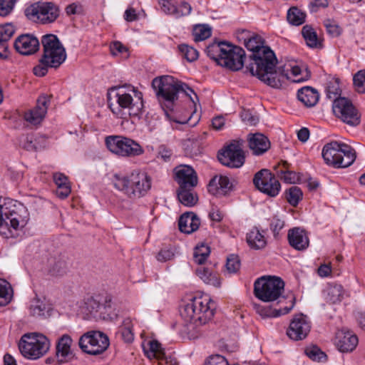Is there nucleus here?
<instances>
[{
    "label": "nucleus",
    "instance_id": "1",
    "mask_svg": "<svg viewBox=\"0 0 365 365\" xmlns=\"http://www.w3.org/2000/svg\"><path fill=\"white\" fill-rule=\"evenodd\" d=\"M242 35L245 47L252 52L247 71L269 86L281 88L291 77L282 68H276L277 60L274 53L264 45V41L259 35L250 36L247 31H243Z\"/></svg>",
    "mask_w": 365,
    "mask_h": 365
},
{
    "label": "nucleus",
    "instance_id": "2",
    "mask_svg": "<svg viewBox=\"0 0 365 365\" xmlns=\"http://www.w3.org/2000/svg\"><path fill=\"white\" fill-rule=\"evenodd\" d=\"M108 100L112 113L123 119L140 115L143 108V93L132 85L112 87Z\"/></svg>",
    "mask_w": 365,
    "mask_h": 365
},
{
    "label": "nucleus",
    "instance_id": "3",
    "mask_svg": "<svg viewBox=\"0 0 365 365\" xmlns=\"http://www.w3.org/2000/svg\"><path fill=\"white\" fill-rule=\"evenodd\" d=\"M214 303L208 296L190 299L180 309V315L186 323L189 333L200 332V327L206 324L214 316Z\"/></svg>",
    "mask_w": 365,
    "mask_h": 365
},
{
    "label": "nucleus",
    "instance_id": "4",
    "mask_svg": "<svg viewBox=\"0 0 365 365\" xmlns=\"http://www.w3.org/2000/svg\"><path fill=\"white\" fill-rule=\"evenodd\" d=\"M29 220L26 207L21 203L9 197H0V231L8 230L14 237L22 230Z\"/></svg>",
    "mask_w": 365,
    "mask_h": 365
},
{
    "label": "nucleus",
    "instance_id": "5",
    "mask_svg": "<svg viewBox=\"0 0 365 365\" xmlns=\"http://www.w3.org/2000/svg\"><path fill=\"white\" fill-rule=\"evenodd\" d=\"M151 178L145 173L135 170L129 175L115 174L113 186L130 199L145 196L151 188Z\"/></svg>",
    "mask_w": 365,
    "mask_h": 365
},
{
    "label": "nucleus",
    "instance_id": "6",
    "mask_svg": "<svg viewBox=\"0 0 365 365\" xmlns=\"http://www.w3.org/2000/svg\"><path fill=\"white\" fill-rule=\"evenodd\" d=\"M41 43L43 54L39 63L34 68V73L39 77L48 73V68H58L66 58L65 48L58 38L53 34H47L42 37Z\"/></svg>",
    "mask_w": 365,
    "mask_h": 365
},
{
    "label": "nucleus",
    "instance_id": "7",
    "mask_svg": "<svg viewBox=\"0 0 365 365\" xmlns=\"http://www.w3.org/2000/svg\"><path fill=\"white\" fill-rule=\"evenodd\" d=\"M152 86L160 101H163L165 106L170 110L173 109L174 101L178 98V93L180 92L189 96L192 102H194V98L192 97V94L197 98L194 91L186 83L177 81L170 76L154 78Z\"/></svg>",
    "mask_w": 365,
    "mask_h": 365
},
{
    "label": "nucleus",
    "instance_id": "8",
    "mask_svg": "<svg viewBox=\"0 0 365 365\" xmlns=\"http://www.w3.org/2000/svg\"><path fill=\"white\" fill-rule=\"evenodd\" d=\"M322 155L325 163L334 168H347L356 158V151L351 146L336 140L324 145Z\"/></svg>",
    "mask_w": 365,
    "mask_h": 365
},
{
    "label": "nucleus",
    "instance_id": "9",
    "mask_svg": "<svg viewBox=\"0 0 365 365\" xmlns=\"http://www.w3.org/2000/svg\"><path fill=\"white\" fill-rule=\"evenodd\" d=\"M284 283L277 277H262L254 284L255 296L264 302L277 300V304L287 302L286 297L282 296Z\"/></svg>",
    "mask_w": 365,
    "mask_h": 365
},
{
    "label": "nucleus",
    "instance_id": "10",
    "mask_svg": "<svg viewBox=\"0 0 365 365\" xmlns=\"http://www.w3.org/2000/svg\"><path fill=\"white\" fill-rule=\"evenodd\" d=\"M18 347L21 354L29 360H36L43 356L50 349L48 339L38 332L26 333L21 336Z\"/></svg>",
    "mask_w": 365,
    "mask_h": 365
},
{
    "label": "nucleus",
    "instance_id": "11",
    "mask_svg": "<svg viewBox=\"0 0 365 365\" xmlns=\"http://www.w3.org/2000/svg\"><path fill=\"white\" fill-rule=\"evenodd\" d=\"M24 14L29 20L46 25L56 21L60 15V9L52 1H39L28 5L24 10Z\"/></svg>",
    "mask_w": 365,
    "mask_h": 365
},
{
    "label": "nucleus",
    "instance_id": "12",
    "mask_svg": "<svg viewBox=\"0 0 365 365\" xmlns=\"http://www.w3.org/2000/svg\"><path fill=\"white\" fill-rule=\"evenodd\" d=\"M105 144L110 153L119 157L132 158L144 153V149L137 141L123 135H108L105 138Z\"/></svg>",
    "mask_w": 365,
    "mask_h": 365
},
{
    "label": "nucleus",
    "instance_id": "13",
    "mask_svg": "<svg viewBox=\"0 0 365 365\" xmlns=\"http://www.w3.org/2000/svg\"><path fill=\"white\" fill-rule=\"evenodd\" d=\"M80 349L90 355H99L109 346L108 337L99 331H90L83 334L79 339Z\"/></svg>",
    "mask_w": 365,
    "mask_h": 365
},
{
    "label": "nucleus",
    "instance_id": "14",
    "mask_svg": "<svg viewBox=\"0 0 365 365\" xmlns=\"http://www.w3.org/2000/svg\"><path fill=\"white\" fill-rule=\"evenodd\" d=\"M332 110L334 115L346 124L355 126L360 123L356 109L346 98H336L333 103Z\"/></svg>",
    "mask_w": 365,
    "mask_h": 365
},
{
    "label": "nucleus",
    "instance_id": "15",
    "mask_svg": "<svg viewBox=\"0 0 365 365\" xmlns=\"http://www.w3.org/2000/svg\"><path fill=\"white\" fill-rule=\"evenodd\" d=\"M253 182L260 192L269 197H276L281 190L279 180L267 169L257 172L255 175Z\"/></svg>",
    "mask_w": 365,
    "mask_h": 365
},
{
    "label": "nucleus",
    "instance_id": "16",
    "mask_svg": "<svg viewBox=\"0 0 365 365\" xmlns=\"http://www.w3.org/2000/svg\"><path fill=\"white\" fill-rule=\"evenodd\" d=\"M220 162L230 168H240L245 163V155L240 144L233 142L219 152Z\"/></svg>",
    "mask_w": 365,
    "mask_h": 365
},
{
    "label": "nucleus",
    "instance_id": "17",
    "mask_svg": "<svg viewBox=\"0 0 365 365\" xmlns=\"http://www.w3.org/2000/svg\"><path fill=\"white\" fill-rule=\"evenodd\" d=\"M143 348L145 355L150 359H156L159 365L178 364L176 358L173 355L167 354L161 344L156 340H149L144 343Z\"/></svg>",
    "mask_w": 365,
    "mask_h": 365
},
{
    "label": "nucleus",
    "instance_id": "18",
    "mask_svg": "<svg viewBox=\"0 0 365 365\" xmlns=\"http://www.w3.org/2000/svg\"><path fill=\"white\" fill-rule=\"evenodd\" d=\"M227 53H225L220 58V65L232 71H239L244 66L245 52L241 47L227 42Z\"/></svg>",
    "mask_w": 365,
    "mask_h": 365
},
{
    "label": "nucleus",
    "instance_id": "19",
    "mask_svg": "<svg viewBox=\"0 0 365 365\" xmlns=\"http://www.w3.org/2000/svg\"><path fill=\"white\" fill-rule=\"evenodd\" d=\"M311 324L307 316L300 314L294 317L287 331V336L292 340H302L310 331Z\"/></svg>",
    "mask_w": 365,
    "mask_h": 365
},
{
    "label": "nucleus",
    "instance_id": "20",
    "mask_svg": "<svg viewBox=\"0 0 365 365\" xmlns=\"http://www.w3.org/2000/svg\"><path fill=\"white\" fill-rule=\"evenodd\" d=\"M49 103L48 96H39L36 106L24 113V119L31 125H39L46 116Z\"/></svg>",
    "mask_w": 365,
    "mask_h": 365
},
{
    "label": "nucleus",
    "instance_id": "21",
    "mask_svg": "<svg viewBox=\"0 0 365 365\" xmlns=\"http://www.w3.org/2000/svg\"><path fill=\"white\" fill-rule=\"evenodd\" d=\"M175 180L181 188H192L197 184V177L194 169L186 165L175 168Z\"/></svg>",
    "mask_w": 365,
    "mask_h": 365
},
{
    "label": "nucleus",
    "instance_id": "22",
    "mask_svg": "<svg viewBox=\"0 0 365 365\" xmlns=\"http://www.w3.org/2000/svg\"><path fill=\"white\" fill-rule=\"evenodd\" d=\"M358 342V337L352 331L341 329L336 334L334 343L341 352L353 351L356 349Z\"/></svg>",
    "mask_w": 365,
    "mask_h": 365
},
{
    "label": "nucleus",
    "instance_id": "23",
    "mask_svg": "<svg viewBox=\"0 0 365 365\" xmlns=\"http://www.w3.org/2000/svg\"><path fill=\"white\" fill-rule=\"evenodd\" d=\"M38 47L39 41L38 38L29 34L20 36L14 42L15 49L22 55L34 53Z\"/></svg>",
    "mask_w": 365,
    "mask_h": 365
},
{
    "label": "nucleus",
    "instance_id": "24",
    "mask_svg": "<svg viewBox=\"0 0 365 365\" xmlns=\"http://www.w3.org/2000/svg\"><path fill=\"white\" fill-rule=\"evenodd\" d=\"M294 304L295 298L292 297L283 307L272 308L269 306L255 304L254 308L256 312L262 317H277L288 314L293 309Z\"/></svg>",
    "mask_w": 365,
    "mask_h": 365
},
{
    "label": "nucleus",
    "instance_id": "25",
    "mask_svg": "<svg viewBox=\"0 0 365 365\" xmlns=\"http://www.w3.org/2000/svg\"><path fill=\"white\" fill-rule=\"evenodd\" d=\"M72 344L73 339L68 334H63L57 339L56 345V356L60 362H64L73 357Z\"/></svg>",
    "mask_w": 365,
    "mask_h": 365
},
{
    "label": "nucleus",
    "instance_id": "26",
    "mask_svg": "<svg viewBox=\"0 0 365 365\" xmlns=\"http://www.w3.org/2000/svg\"><path fill=\"white\" fill-rule=\"evenodd\" d=\"M160 4L165 13L173 15L175 18L188 15L192 10L191 6L185 1L175 5L172 0H160Z\"/></svg>",
    "mask_w": 365,
    "mask_h": 365
},
{
    "label": "nucleus",
    "instance_id": "27",
    "mask_svg": "<svg viewBox=\"0 0 365 365\" xmlns=\"http://www.w3.org/2000/svg\"><path fill=\"white\" fill-rule=\"evenodd\" d=\"M287 237L289 245L297 250H304L309 247V240L307 234L299 227L289 230Z\"/></svg>",
    "mask_w": 365,
    "mask_h": 365
},
{
    "label": "nucleus",
    "instance_id": "28",
    "mask_svg": "<svg viewBox=\"0 0 365 365\" xmlns=\"http://www.w3.org/2000/svg\"><path fill=\"white\" fill-rule=\"evenodd\" d=\"M248 145L254 155H260L270 148L269 139L262 133H254L248 135Z\"/></svg>",
    "mask_w": 365,
    "mask_h": 365
},
{
    "label": "nucleus",
    "instance_id": "29",
    "mask_svg": "<svg viewBox=\"0 0 365 365\" xmlns=\"http://www.w3.org/2000/svg\"><path fill=\"white\" fill-rule=\"evenodd\" d=\"M232 187V183L227 176H215L208 184V192L213 195H225Z\"/></svg>",
    "mask_w": 365,
    "mask_h": 365
},
{
    "label": "nucleus",
    "instance_id": "30",
    "mask_svg": "<svg viewBox=\"0 0 365 365\" xmlns=\"http://www.w3.org/2000/svg\"><path fill=\"white\" fill-rule=\"evenodd\" d=\"M200 225V219L193 212L182 214L178 221L179 230L186 234H191L196 231Z\"/></svg>",
    "mask_w": 365,
    "mask_h": 365
},
{
    "label": "nucleus",
    "instance_id": "31",
    "mask_svg": "<svg viewBox=\"0 0 365 365\" xmlns=\"http://www.w3.org/2000/svg\"><path fill=\"white\" fill-rule=\"evenodd\" d=\"M43 269L51 276L61 277L67 272L68 267L64 260L51 257L47 259Z\"/></svg>",
    "mask_w": 365,
    "mask_h": 365
},
{
    "label": "nucleus",
    "instance_id": "32",
    "mask_svg": "<svg viewBox=\"0 0 365 365\" xmlns=\"http://www.w3.org/2000/svg\"><path fill=\"white\" fill-rule=\"evenodd\" d=\"M297 98L307 107H312L317 103L319 94L314 88L304 86L298 90Z\"/></svg>",
    "mask_w": 365,
    "mask_h": 365
},
{
    "label": "nucleus",
    "instance_id": "33",
    "mask_svg": "<svg viewBox=\"0 0 365 365\" xmlns=\"http://www.w3.org/2000/svg\"><path fill=\"white\" fill-rule=\"evenodd\" d=\"M277 176L286 183L294 184L299 180V175L293 171L288 170V164L284 162L274 167Z\"/></svg>",
    "mask_w": 365,
    "mask_h": 365
},
{
    "label": "nucleus",
    "instance_id": "34",
    "mask_svg": "<svg viewBox=\"0 0 365 365\" xmlns=\"http://www.w3.org/2000/svg\"><path fill=\"white\" fill-rule=\"evenodd\" d=\"M228 47L226 41L215 42L207 47L206 52L209 57L220 65V58L225 55V53H227L226 49H228Z\"/></svg>",
    "mask_w": 365,
    "mask_h": 365
},
{
    "label": "nucleus",
    "instance_id": "35",
    "mask_svg": "<svg viewBox=\"0 0 365 365\" xmlns=\"http://www.w3.org/2000/svg\"><path fill=\"white\" fill-rule=\"evenodd\" d=\"M247 242L252 248L256 250L264 248L267 244L264 235L257 227H253L247 233Z\"/></svg>",
    "mask_w": 365,
    "mask_h": 365
},
{
    "label": "nucleus",
    "instance_id": "36",
    "mask_svg": "<svg viewBox=\"0 0 365 365\" xmlns=\"http://www.w3.org/2000/svg\"><path fill=\"white\" fill-rule=\"evenodd\" d=\"M197 275L206 284L215 287L220 284L218 274L207 267H200L196 269Z\"/></svg>",
    "mask_w": 365,
    "mask_h": 365
},
{
    "label": "nucleus",
    "instance_id": "37",
    "mask_svg": "<svg viewBox=\"0 0 365 365\" xmlns=\"http://www.w3.org/2000/svg\"><path fill=\"white\" fill-rule=\"evenodd\" d=\"M306 14L296 6H292L287 11V21L293 26H300L305 22Z\"/></svg>",
    "mask_w": 365,
    "mask_h": 365
},
{
    "label": "nucleus",
    "instance_id": "38",
    "mask_svg": "<svg viewBox=\"0 0 365 365\" xmlns=\"http://www.w3.org/2000/svg\"><path fill=\"white\" fill-rule=\"evenodd\" d=\"M133 327L132 320L130 318H126L123 321L122 324L118 328V334L126 343H130L134 339Z\"/></svg>",
    "mask_w": 365,
    "mask_h": 365
},
{
    "label": "nucleus",
    "instance_id": "39",
    "mask_svg": "<svg viewBox=\"0 0 365 365\" xmlns=\"http://www.w3.org/2000/svg\"><path fill=\"white\" fill-rule=\"evenodd\" d=\"M344 291L340 284H330L327 289V300L332 304L340 302L344 298Z\"/></svg>",
    "mask_w": 365,
    "mask_h": 365
},
{
    "label": "nucleus",
    "instance_id": "40",
    "mask_svg": "<svg viewBox=\"0 0 365 365\" xmlns=\"http://www.w3.org/2000/svg\"><path fill=\"white\" fill-rule=\"evenodd\" d=\"M47 311L46 303L40 299L35 297L29 304L30 314L35 317H44Z\"/></svg>",
    "mask_w": 365,
    "mask_h": 365
},
{
    "label": "nucleus",
    "instance_id": "41",
    "mask_svg": "<svg viewBox=\"0 0 365 365\" xmlns=\"http://www.w3.org/2000/svg\"><path fill=\"white\" fill-rule=\"evenodd\" d=\"M302 34L308 46L311 48H316L319 44L317 34L311 26H304L302 29Z\"/></svg>",
    "mask_w": 365,
    "mask_h": 365
},
{
    "label": "nucleus",
    "instance_id": "42",
    "mask_svg": "<svg viewBox=\"0 0 365 365\" xmlns=\"http://www.w3.org/2000/svg\"><path fill=\"white\" fill-rule=\"evenodd\" d=\"M191 188H181L180 187L178 192V197L179 201L187 207H192L195 205L197 201V196L194 195L190 192Z\"/></svg>",
    "mask_w": 365,
    "mask_h": 365
},
{
    "label": "nucleus",
    "instance_id": "43",
    "mask_svg": "<svg viewBox=\"0 0 365 365\" xmlns=\"http://www.w3.org/2000/svg\"><path fill=\"white\" fill-rule=\"evenodd\" d=\"M210 254V247L204 244L198 245L194 250L193 261L197 264H202L205 262Z\"/></svg>",
    "mask_w": 365,
    "mask_h": 365
},
{
    "label": "nucleus",
    "instance_id": "44",
    "mask_svg": "<svg viewBox=\"0 0 365 365\" xmlns=\"http://www.w3.org/2000/svg\"><path fill=\"white\" fill-rule=\"evenodd\" d=\"M12 298V289L4 279H0V307L8 304Z\"/></svg>",
    "mask_w": 365,
    "mask_h": 365
},
{
    "label": "nucleus",
    "instance_id": "45",
    "mask_svg": "<svg viewBox=\"0 0 365 365\" xmlns=\"http://www.w3.org/2000/svg\"><path fill=\"white\" fill-rule=\"evenodd\" d=\"M86 309L91 314L96 315L97 313H102L101 309H106L107 307H110V304L103 305L100 303V301L94 297H89L85 301Z\"/></svg>",
    "mask_w": 365,
    "mask_h": 365
},
{
    "label": "nucleus",
    "instance_id": "46",
    "mask_svg": "<svg viewBox=\"0 0 365 365\" xmlns=\"http://www.w3.org/2000/svg\"><path fill=\"white\" fill-rule=\"evenodd\" d=\"M192 34L195 41L198 42L208 38L211 36L212 31L208 26L197 25L194 27Z\"/></svg>",
    "mask_w": 365,
    "mask_h": 365
},
{
    "label": "nucleus",
    "instance_id": "47",
    "mask_svg": "<svg viewBox=\"0 0 365 365\" xmlns=\"http://www.w3.org/2000/svg\"><path fill=\"white\" fill-rule=\"evenodd\" d=\"M178 49L182 57L189 62L195 61L198 58V51L192 46L181 44L178 46Z\"/></svg>",
    "mask_w": 365,
    "mask_h": 365
},
{
    "label": "nucleus",
    "instance_id": "48",
    "mask_svg": "<svg viewBox=\"0 0 365 365\" xmlns=\"http://www.w3.org/2000/svg\"><path fill=\"white\" fill-rule=\"evenodd\" d=\"M302 192L299 187L292 186L287 191V199L291 205L297 206L302 199Z\"/></svg>",
    "mask_w": 365,
    "mask_h": 365
},
{
    "label": "nucleus",
    "instance_id": "49",
    "mask_svg": "<svg viewBox=\"0 0 365 365\" xmlns=\"http://www.w3.org/2000/svg\"><path fill=\"white\" fill-rule=\"evenodd\" d=\"M353 81L356 91L359 93H365V70L358 71Z\"/></svg>",
    "mask_w": 365,
    "mask_h": 365
},
{
    "label": "nucleus",
    "instance_id": "50",
    "mask_svg": "<svg viewBox=\"0 0 365 365\" xmlns=\"http://www.w3.org/2000/svg\"><path fill=\"white\" fill-rule=\"evenodd\" d=\"M15 32L14 26L11 24L0 26V41H9Z\"/></svg>",
    "mask_w": 365,
    "mask_h": 365
},
{
    "label": "nucleus",
    "instance_id": "51",
    "mask_svg": "<svg viewBox=\"0 0 365 365\" xmlns=\"http://www.w3.org/2000/svg\"><path fill=\"white\" fill-rule=\"evenodd\" d=\"M240 267V261L238 256L230 255L227 258L226 269L229 273H236Z\"/></svg>",
    "mask_w": 365,
    "mask_h": 365
},
{
    "label": "nucleus",
    "instance_id": "52",
    "mask_svg": "<svg viewBox=\"0 0 365 365\" xmlns=\"http://www.w3.org/2000/svg\"><path fill=\"white\" fill-rule=\"evenodd\" d=\"M17 0H0V16H6L14 10Z\"/></svg>",
    "mask_w": 365,
    "mask_h": 365
},
{
    "label": "nucleus",
    "instance_id": "53",
    "mask_svg": "<svg viewBox=\"0 0 365 365\" xmlns=\"http://www.w3.org/2000/svg\"><path fill=\"white\" fill-rule=\"evenodd\" d=\"M306 354L313 361H321L326 357V354L317 346L307 348L305 350Z\"/></svg>",
    "mask_w": 365,
    "mask_h": 365
},
{
    "label": "nucleus",
    "instance_id": "54",
    "mask_svg": "<svg viewBox=\"0 0 365 365\" xmlns=\"http://www.w3.org/2000/svg\"><path fill=\"white\" fill-rule=\"evenodd\" d=\"M284 222L281 219L274 217L270 222V230L273 232L274 237H277L280 231L283 229Z\"/></svg>",
    "mask_w": 365,
    "mask_h": 365
},
{
    "label": "nucleus",
    "instance_id": "55",
    "mask_svg": "<svg viewBox=\"0 0 365 365\" xmlns=\"http://www.w3.org/2000/svg\"><path fill=\"white\" fill-rule=\"evenodd\" d=\"M240 116L242 120L250 125H255L259 121L258 117L252 114L249 110H242Z\"/></svg>",
    "mask_w": 365,
    "mask_h": 365
},
{
    "label": "nucleus",
    "instance_id": "56",
    "mask_svg": "<svg viewBox=\"0 0 365 365\" xmlns=\"http://www.w3.org/2000/svg\"><path fill=\"white\" fill-rule=\"evenodd\" d=\"M205 365H229L227 359L220 354L212 355L208 357Z\"/></svg>",
    "mask_w": 365,
    "mask_h": 365
},
{
    "label": "nucleus",
    "instance_id": "57",
    "mask_svg": "<svg viewBox=\"0 0 365 365\" xmlns=\"http://www.w3.org/2000/svg\"><path fill=\"white\" fill-rule=\"evenodd\" d=\"M328 6V0H312L309 4V8L312 13H315L321 9L327 8Z\"/></svg>",
    "mask_w": 365,
    "mask_h": 365
},
{
    "label": "nucleus",
    "instance_id": "58",
    "mask_svg": "<svg viewBox=\"0 0 365 365\" xmlns=\"http://www.w3.org/2000/svg\"><path fill=\"white\" fill-rule=\"evenodd\" d=\"M174 253L170 247L161 249L158 253L156 258L159 262H166L171 259Z\"/></svg>",
    "mask_w": 365,
    "mask_h": 365
},
{
    "label": "nucleus",
    "instance_id": "59",
    "mask_svg": "<svg viewBox=\"0 0 365 365\" xmlns=\"http://www.w3.org/2000/svg\"><path fill=\"white\" fill-rule=\"evenodd\" d=\"M340 94V89L336 83H330L327 87V96L329 99H336Z\"/></svg>",
    "mask_w": 365,
    "mask_h": 365
},
{
    "label": "nucleus",
    "instance_id": "60",
    "mask_svg": "<svg viewBox=\"0 0 365 365\" xmlns=\"http://www.w3.org/2000/svg\"><path fill=\"white\" fill-rule=\"evenodd\" d=\"M110 50L113 56H117L127 51L126 47L120 41L113 42L110 46Z\"/></svg>",
    "mask_w": 365,
    "mask_h": 365
},
{
    "label": "nucleus",
    "instance_id": "61",
    "mask_svg": "<svg viewBox=\"0 0 365 365\" xmlns=\"http://www.w3.org/2000/svg\"><path fill=\"white\" fill-rule=\"evenodd\" d=\"M327 32L333 36H337L341 33V29L339 26L335 23L331 21L330 20H327L324 24Z\"/></svg>",
    "mask_w": 365,
    "mask_h": 365
},
{
    "label": "nucleus",
    "instance_id": "62",
    "mask_svg": "<svg viewBox=\"0 0 365 365\" xmlns=\"http://www.w3.org/2000/svg\"><path fill=\"white\" fill-rule=\"evenodd\" d=\"M53 180L57 187L69 185L67 177L60 173H57L53 175Z\"/></svg>",
    "mask_w": 365,
    "mask_h": 365
},
{
    "label": "nucleus",
    "instance_id": "63",
    "mask_svg": "<svg viewBox=\"0 0 365 365\" xmlns=\"http://www.w3.org/2000/svg\"><path fill=\"white\" fill-rule=\"evenodd\" d=\"M173 152L170 149L168 148L165 145H160L159 147L158 156L163 159L165 162L169 161Z\"/></svg>",
    "mask_w": 365,
    "mask_h": 365
},
{
    "label": "nucleus",
    "instance_id": "64",
    "mask_svg": "<svg viewBox=\"0 0 365 365\" xmlns=\"http://www.w3.org/2000/svg\"><path fill=\"white\" fill-rule=\"evenodd\" d=\"M209 217L211 220L219 222L223 219L224 215L217 207H212L209 213Z\"/></svg>",
    "mask_w": 365,
    "mask_h": 365
}]
</instances>
